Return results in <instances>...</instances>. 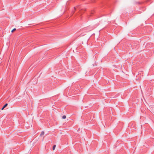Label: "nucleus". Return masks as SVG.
<instances>
[{
  "instance_id": "nucleus-1",
  "label": "nucleus",
  "mask_w": 154,
  "mask_h": 154,
  "mask_svg": "<svg viewBox=\"0 0 154 154\" xmlns=\"http://www.w3.org/2000/svg\"><path fill=\"white\" fill-rule=\"evenodd\" d=\"M37 79L36 78H33L31 80V82H32V83L34 84L35 85L37 83Z\"/></svg>"
},
{
  "instance_id": "nucleus-2",
  "label": "nucleus",
  "mask_w": 154,
  "mask_h": 154,
  "mask_svg": "<svg viewBox=\"0 0 154 154\" xmlns=\"http://www.w3.org/2000/svg\"><path fill=\"white\" fill-rule=\"evenodd\" d=\"M77 9H78L79 10H80V8H79V6H77V7H74V9L72 11V14H73L75 12V11Z\"/></svg>"
},
{
  "instance_id": "nucleus-3",
  "label": "nucleus",
  "mask_w": 154,
  "mask_h": 154,
  "mask_svg": "<svg viewBox=\"0 0 154 154\" xmlns=\"http://www.w3.org/2000/svg\"><path fill=\"white\" fill-rule=\"evenodd\" d=\"M42 74V73H40L39 72L38 73H37L36 75H35L34 76V77H36V76H38V77H40L41 76L40 75Z\"/></svg>"
},
{
  "instance_id": "nucleus-4",
  "label": "nucleus",
  "mask_w": 154,
  "mask_h": 154,
  "mask_svg": "<svg viewBox=\"0 0 154 154\" xmlns=\"http://www.w3.org/2000/svg\"><path fill=\"white\" fill-rule=\"evenodd\" d=\"M55 147H56V145H54L53 146V150H54L55 148Z\"/></svg>"
},
{
  "instance_id": "nucleus-5",
  "label": "nucleus",
  "mask_w": 154,
  "mask_h": 154,
  "mask_svg": "<svg viewBox=\"0 0 154 154\" xmlns=\"http://www.w3.org/2000/svg\"><path fill=\"white\" fill-rule=\"evenodd\" d=\"M44 134V132L43 131H42L41 134H40V136H42V135H43Z\"/></svg>"
},
{
  "instance_id": "nucleus-6",
  "label": "nucleus",
  "mask_w": 154,
  "mask_h": 154,
  "mask_svg": "<svg viewBox=\"0 0 154 154\" xmlns=\"http://www.w3.org/2000/svg\"><path fill=\"white\" fill-rule=\"evenodd\" d=\"M8 103H6L4 106H3V107H4V108H5L8 105Z\"/></svg>"
},
{
  "instance_id": "nucleus-7",
  "label": "nucleus",
  "mask_w": 154,
  "mask_h": 154,
  "mask_svg": "<svg viewBox=\"0 0 154 154\" xmlns=\"http://www.w3.org/2000/svg\"><path fill=\"white\" fill-rule=\"evenodd\" d=\"M66 118V116L65 115H64L62 116V119H65Z\"/></svg>"
},
{
  "instance_id": "nucleus-8",
  "label": "nucleus",
  "mask_w": 154,
  "mask_h": 154,
  "mask_svg": "<svg viewBox=\"0 0 154 154\" xmlns=\"http://www.w3.org/2000/svg\"><path fill=\"white\" fill-rule=\"evenodd\" d=\"M16 30V29L15 28H14V29L12 31H11V32H13L14 31H15V30Z\"/></svg>"
},
{
  "instance_id": "nucleus-9",
  "label": "nucleus",
  "mask_w": 154,
  "mask_h": 154,
  "mask_svg": "<svg viewBox=\"0 0 154 154\" xmlns=\"http://www.w3.org/2000/svg\"><path fill=\"white\" fill-rule=\"evenodd\" d=\"M4 108H4V107L3 106V107L2 108V109H1L2 110H3L4 109Z\"/></svg>"
},
{
  "instance_id": "nucleus-10",
  "label": "nucleus",
  "mask_w": 154,
  "mask_h": 154,
  "mask_svg": "<svg viewBox=\"0 0 154 154\" xmlns=\"http://www.w3.org/2000/svg\"><path fill=\"white\" fill-rule=\"evenodd\" d=\"M140 4V2H138L137 3H136V4Z\"/></svg>"
}]
</instances>
